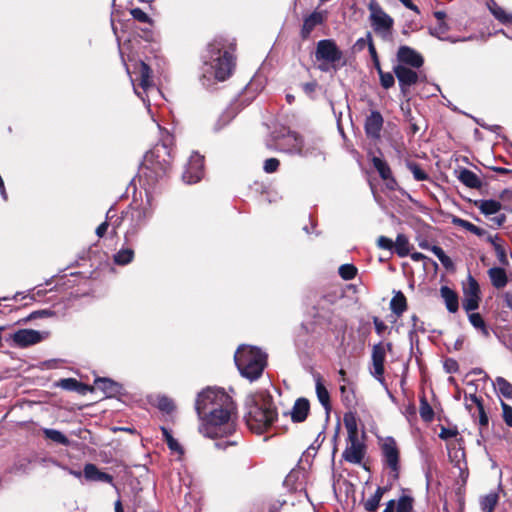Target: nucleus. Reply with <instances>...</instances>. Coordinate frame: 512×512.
Here are the masks:
<instances>
[{"instance_id":"nucleus-1","label":"nucleus","mask_w":512,"mask_h":512,"mask_svg":"<svg viewBox=\"0 0 512 512\" xmlns=\"http://www.w3.org/2000/svg\"><path fill=\"white\" fill-rule=\"evenodd\" d=\"M233 408V400L224 389H203L195 401V410L201 420L199 432L208 438H221L232 434L235 430V424L231 421Z\"/></svg>"},{"instance_id":"nucleus-2","label":"nucleus","mask_w":512,"mask_h":512,"mask_svg":"<svg viewBox=\"0 0 512 512\" xmlns=\"http://www.w3.org/2000/svg\"><path fill=\"white\" fill-rule=\"evenodd\" d=\"M234 45L224 37H216L206 46L202 59V85L210 88L215 81H225L233 72Z\"/></svg>"},{"instance_id":"nucleus-3","label":"nucleus","mask_w":512,"mask_h":512,"mask_svg":"<svg viewBox=\"0 0 512 512\" xmlns=\"http://www.w3.org/2000/svg\"><path fill=\"white\" fill-rule=\"evenodd\" d=\"M245 405L247 408L245 416L247 425L258 434L271 427L278 418V411L273 398L265 391L249 395L246 398Z\"/></svg>"},{"instance_id":"nucleus-4","label":"nucleus","mask_w":512,"mask_h":512,"mask_svg":"<svg viewBox=\"0 0 512 512\" xmlns=\"http://www.w3.org/2000/svg\"><path fill=\"white\" fill-rule=\"evenodd\" d=\"M234 361L241 376L253 382L262 375L267 355L257 347L241 345L235 352Z\"/></svg>"},{"instance_id":"nucleus-5","label":"nucleus","mask_w":512,"mask_h":512,"mask_svg":"<svg viewBox=\"0 0 512 512\" xmlns=\"http://www.w3.org/2000/svg\"><path fill=\"white\" fill-rule=\"evenodd\" d=\"M314 56L319 63L318 69L321 72H328L330 69L337 71L346 65L344 52L333 39L319 40L316 44Z\"/></svg>"},{"instance_id":"nucleus-6","label":"nucleus","mask_w":512,"mask_h":512,"mask_svg":"<svg viewBox=\"0 0 512 512\" xmlns=\"http://www.w3.org/2000/svg\"><path fill=\"white\" fill-rule=\"evenodd\" d=\"M155 211V204L152 195L146 193V199L130 211V222L125 232V241L132 243L138 236L140 230L146 226Z\"/></svg>"},{"instance_id":"nucleus-7","label":"nucleus","mask_w":512,"mask_h":512,"mask_svg":"<svg viewBox=\"0 0 512 512\" xmlns=\"http://www.w3.org/2000/svg\"><path fill=\"white\" fill-rule=\"evenodd\" d=\"M368 10L370 12L369 21L373 31L382 39L388 40L392 35L393 18L383 10L376 0H371L368 3Z\"/></svg>"},{"instance_id":"nucleus-8","label":"nucleus","mask_w":512,"mask_h":512,"mask_svg":"<svg viewBox=\"0 0 512 512\" xmlns=\"http://www.w3.org/2000/svg\"><path fill=\"white\" fill-rule=\"evenodd\" d=\"M134 74L136 75V80L139 81L138 85L134 84V79L132 78V84L135 94L146 104L150 105V102L146 97L149 92L155 90V84L152 79V70L150 66L144 61L140 60L135 64Z\"/></svg>"},{"instance_id":"nucleus-9","label":"nucleus","mask_w":512,"mask_h":512,"mask_svg":"<svg viewBox=\"0 0 512 512\" xmlns=\"http://www.w3.org/2000/svg\"><path fill=\"white\" fill-rule=\"evenodd\" d=\"M288 139L293 141V145L290 147H284L280 144L279 149L281 152L314 158L323 155L318 142H304L297 133H289Z\"/></svg>"},{"instance_id":"nucleus-10","label":"nucleus","mask_w":512,"mask_h":512,"mask_svg":"<svg viewBox=\"0 0 512 512\" xmlns=\"http://www.w3.org/2000/svg\"><path fill=\"white\" fill-rule=\"evenodd\" d=\"M159 153V149L147 152L142 164V170H146L147 172L154 174L156 180L162 178L170 168V164L167 160H159Z\"/></svg>"},{"instance_id":"nucleus-11","label":"nucleus","mask_w":512,"mask_h":512,"mask_svg":"<svg viewBox=\"0 0 512 512\" xmlns=\"http://www.w3.org/2000/svg\"><path fill=\"white\" fill-rule=\"evenodd\" d=\"M204 175V158L197 152L191 154L185 170L182 174V179L187 184H195L199 182Z\"/></svg>"},{"instance_id":"nucleus-12","label":"nucleus","mask_w":512,"mask_h":512,"mask_svg":"<svg viewBox=\"0 0 512 512\" xmlns=\"http://www.w3.org/2000/svg\"><path fill=\"white\" fill-rule=\"evenodd\" d=\"M393 72L398 80L401 93L406 95L409 88L418 82L419 76L412 68L404 65H396Z\"/></svg>"},{"instance_id":"nucleus-13","label":"nucleus","mask_w":512,"mask_h":512,"mask_svg":"<svg viewBox=\"0 0 512 512\" xmlns=\"http://www.w3.org/2000/svg\"><path fill=\"white\" fill-rule=\"evenodd\" d=\"M385 346L382 342L375 344L372 348V376L382 385H385L384 379V361H385Z\"/></svg>"},{"instance_id":"nucleus-14","label":"nucleus","mask_w":512,"mask_h":512,"mask_svg":"<svg viewBox=\"0 0 512 512\" xmlns=\"http://www.w3.org/2000/svg\"><path fill=\"white\" fill-rule=\"evenodd\" d=\"M397 60L399 62L398 65L410 66L415 69L422 67L424 64L422 55L415 49L406 45H402L398 48Z\"/></svg>"},{"instance_id":"nucleus-15","label":"nucleus","mask_w":512,"mask_h":512,"mask_svg":"<svg viewBox=\"0 0 512 512\" xmlns=\"http://www.w3.org/2000/svg\"><path fill=\"white\" fill-rule=\"evenodd\" d=\"M382 455L384 462L395 472L397 477L399 471V451L395 440L392 437H388L382 445Z\"/></svg>"},{"instance_id":"nucleus-16","label":"nucleus","mask_w":512,"mask_h":512,"mask_svg":"<svg viewBox=\"0 0 512 512\" xmlns=\"http://www.w3.org/2000/svg\"><path fill=\"white\" fill-rule=\"evenodd\" d=\"M348 446L345 448L342 453L343 459L352 464H359L364 458L365 454V446L358 439V436H354V438H348Z\"/></svg>"},{"instance_id":"nucleus-17","label":"nucleus","mask_w":512,"mask_h":512,"mask_svg":"<svg viewBox=\"0 0 512 512\" xmlns=\"http://www.w3.org/2000/svg\"><path fill=\"white\" fill-rule=\"evenodd\" d=\"M384 119L379 111L373 110L366 117L364 123L365 133L368 138L377 140L381 136Z\"/></svg>"},{"instance_id":"nucleus-18","label":"nucleus","mask_w":512,"mask_h":512,"mask_svg":"<svg viewBox=\"0 0 512 512\" xmlns=\"http://www.w3.org/2000/svg\"><path fill=\"white\" fill-rule=\"evenodd\" d=\"M327 17L326 11H314L303 20V25L300 31L302 39H308L315 29V27L322 25Z\"/></svg>"},{"instance_id":"nucleus-19","label":"nucleus","mask_w":512,"mask_h":512,"mask_svg":"<svg viewBox=\"0 0 512 512\" xmlns=\"http://www.w3.org/2000/svg\"><path fill=\"white\" fill-rule=\"evenodd\" d=\"M16 346L25 348L39 343L43 337L39 331L32 329H21L16 331L12 337Z\"/></svg>"},{"instance_id":"nucleus-20","label":"nucleus","mask_w":512,"mask_h":512,"mask_svg":"<svg viewBox=\"0 0 512 512\" xmlns=\"http://www.w3.org/2000/svg\"><path fill=\"white\" fill-rule=\"evenodd\" d=\"M94 387L101 390L107 398L118 397L123 393V386L110 378H97Z\"/></svg>"},{"instance_id":"nucleus-21","label":"nucleus","mask_w":512,"mask_h":512,"mask_svg":"<svg viewBox=\"0 0 512 512\" xmlns=\"http://www.w3.org/2000/svg\"><path fill=\"white\" fill-rule=\"evenodd\" d=\"M84 477L89 481L113 483L112 475L100 471L97 466L92 463H88L84 466Z\"/></svg>"},{"instance_id":"nucleus-22","label":"nucleus","mask_w":512,"mask_h":512,"mask_svg":"<svg viewBox=\"0 0 512 512\" xmlns=\"http://www.w3.org/2000/svg\"><path fill=\"white\" fill-rule=\"evenodd\" d=\"M310 404L306 398H298L291 411V419L295 423L303 422L309 413Z\"/></svg>"},{"instance_id":"nucleus-23","label":"nucleus","mask_w":512,"mask_h":512,"mask_svg":"<svg viewBox=\"0 0 512 512\" xmlns=\"http://www.w3.org/2000/svg\"><path fill=\"white\" fill-rule=\"evenodd\" d=\"M458 179L468 188L479 189L482 186V181L477 174L467 168L459 171Z\"/></svg>"},{"instance_id":"nucleus-24","label":"nucleus","mask_w":512,"mask_h":512,"mask_svg":"<svg viewBox=\"0 0 512 512\" xmlns=\"http://www.w3.org/2000/svg\"><path fill=\"white\" fill-rule=\"evenodd\" d=\"M440 293L445 301L447 310L450 313H455L459 307L457 294L448 286H442L440 289Z\"/></svg>"},{"instance_id":"nucleus-25","label":"nucleus","mask_w":512,"mask_h":512,"mask_svg":"<svg viewBox=\"0 0 512 512\" xmlns=\"http://www.w3.org/2000/svg\"><path fill=\"white\" fill-rule=\"evenodd\" d=\"M488 275L490 277L492 285L497 289L505 287L508 282L507 274L504 268H490L488 270Z\"/></svg>"},{"instance_id":"nucleus-26","label":"nucleus","mask_w":512,"mask_h":512,"mask_svg":"<svg viewBox=\"0 0 512 512\" xmlns=\"http://www.w3.org/2000/svg\"><path fill=\"white\" fill-rule=\"evenodd\" d=\"M315 382H316V394H317L318 400L321 403V405L325 408L326 413L328 414L330 411V408H331L329 392L326 389V387L324 386V384L322 383V379L319 375H317L315 377Z\"/></svg>"},{"instance_id":"nucleus-27","label":"nucleus","mask_w":512,"mask_h":512,"mask_svg":"<svg viewBox=\"0 0 512 512\" xmlns=\"http://www.w3.org/2000/svg\"><path fill=\"white\" fill-rule=\"evenodd\" d=\"M406 308L407 301L405 295L401 291L395 292L394 296L390 301L391 311L399 317L404 313Z\"/></svg>"},{"instance_id":"nucleus-28","label":"nucleus","mask_w":512,"mask_h":512,"mask_svg":"<svg viewBox=\"0 0 512 512\" xmlns=\"http://www.w3.org/2000/svg\"><path fill=\"white\" fill-rule=\"evenodd\" d=\"M475 204L479 208L481 213H483L486 216L497 214L502 206L499 201L493 199L479 200L476 201Z\"/></svg>"},{"instance_id":"nucleus-29","label":"nucleus","mask_w":512,"mask_h":512,"mask_svg":"<svg viewBox=\"0 0 512 512\" xmlns=\"http://www.w3.org/2000/svg\"><path fill=\"white\" fill-rule=\"evenodd\" d=\"M493 386L502 397L512 400V384L505 378L498 376L493 381Z\"/></svg>"},{"instance_id":"nucleus-30","label":"nucleus","mask_w":512,"mask_h":512,"mask_svg":"<svg viewBox=\"0 0 512 512\" xmlns=\"http://www.w3.org/2000/svg\"><path fill=\"white\" fill-rule=\"evenodd\" d=\"M134 259V250L130 247L121 248L113 255L114 263L117 265H127Z\"/></svg>"},{"instance_id":"nucleus-31","label":"nucleus","mask_w":512,"mask_h":512,"mask_svg":"<svg viewBox=\"0 0 512 512\" xmlns=\"http://www.w3.org/2000/svg\"><path fill=\"white\" fill-rule=\"evenodd\" d=\"M43 434L45 438L63 446H68L70 444L69 439L59 430L44 428Z\"/></svg>"},{"instance_id":"nucleus-32","label":"nucleus","mask_w":512,"mask_h":512,"mask_svg":"<svg viewBox=\"0 0 512 512\" xmlns=\"http://www.w3.org/2000/svg\"><path fill=\"white\" fill-rule=\"evenodd\" d=\"M499 497L496 492H490L487 495L481 497L480 499V506L483 512H493L497 503H498Z\"/></svg>"},{"instance_id":"nucleus-33","label":"nucleus","mask_w":512,"mask_h":512,"mask_svg":"<svg viewBox=\"0 0 512 512\" xmlns=\"http://www.w3.org/2000/svg\"><path fill=\"white\" fill-rule=\"evenodd\" d=\"M408 238L404 234H398L393 247L399 257H406L410 253Z\"/></svg>"},{"instance_id":"nucleus-34","label":"nucleus","mask_w":512,"mask_h":512,"mask_svg":"<svg viewBox=\"0 0 512 512\" xmlns=\"http://www.w3.org/2000/svg\"><path fill=\"white\" fill-rule=\"evenodd\" d=\"M383 494H384V489L381 487H378L376 489L375 493L364 502L365 510L368 512H376L379 507V504H380Z\"/></svg>"},{"instance_id":"nucleus-35","label":"nucleus","mask_w":512,"mask_h":512,"mask_svg":"<svg viewBox=\"0 0 512 512\" xmlns=\"http://www.w3.org/2000/svg\"><path fill=\"white\" fill-rule=\"evenodd\" d=\"M497 240H498V237L496 235L495 236H492V235L487 236V241H489L492 244L498 261L503 265H508L506 251H505L504 247Z\"/></svg>"},{"instance_id":"nucleus-36","label":"nucleus","mask_w":512,"mask_h":512,"mask_svg":"<svg viewBox=\"0 0 512 512\" xmlns=\"http://www.w3.org/2000/svg\"><path fill=\"white\" fill-rule=\"evenodd\" d=\"M449 30V26L448 24L445 22V21H442L441 23H437V25L435 27H431L429 28V33L438 38L439 40H442V41H451V42H456L457 40L456 39H452L450 37H445V34L448 32Z\"/></svg>"},{"instance_id":"nucleus-37","label":"nucleus","mask_w":512,"mask_h":512,"mask_svg":"<svg viewBox=\"0 0 512 512\" xmlns=\"http://www.w3.org/2000/svg\"><path fill=\"white\" fill-rule=\"evenodd\" d=\"M372 163H373L374 168L377 170V172L379 173L380 177L383 180H389L392 178L391 169H390L389 165L384 160H382L379 157H374L372 159Z\"/></svg>"},{"instance_id":"nucleus-38","label":"nucleus","mask_w":512,"mask_h":512,"mask_svg":"<svg viewBox=\"0 0 512 512\" xmlns=\"http://www.w3.org/2000/svg\"><path fill=\"white\" fill-rule=\"evenodd\" d=\"M469 398L475 404L476 410L479 415V425L481 427L488 426V416L484 410L483 401L481 398L477 397L475 394H469Z\"/></svg>"},{"instance_id":"nucleus-39","label":"nucleus","mask_w":512,"mask_h":512,"mask_svg":"<svg viewBox=\"0 0 512 512\" xmlns=\"http://www.w3.org/2000/svg\"><path fill=\"white\" fill-rule=\"evenodd\" d=\"M468 319H469V322L471 323V325L480 330L481 333L485 336V337H488L489 336V330L485 324V321L484 319L482 318V316L479 314V313H470L468 315Z\"/></svg>"},{"instance_id":"nucleus-40","label":"nucleus","mask_w":512,"mask_h":512,"mask_svg":"<svg viewBox=\"0 0 512 512\" xmlns=\"http://www.w3.org/2000/svg\"><path fill=\"white\" fill-rule=\"evenodd\" d=\"M161 432H162V435H163V438L164 440L166 441V444L168 446V448L171 450V451H174V452H178V453H183V450H182V447L181 445L178 443V441L172 436V434L170 433V431L168 430V428L162 426L161 428Z\"/></svg>"},{"instance_id":"nucleus-41","label":"nucleus","mask_w":512,"mask_h":512,"mask_svg":"<svg viewBox=\"0 0 512 512\" xmlns=\"http://www.w3.org/2000/svg\"><path fill=\"white\" fill-rule=\"evenodd\" d=\"M406 166L409 171L413 174V177L417 181H424L429 178L428 174L421 168V166L413 161H407Z\"/></svg>"},{"instance_id":"nucleus-42","label":"nucleus","mask_w":512,"mask_h":512,"mask_svg":"<svg viewBox=\"0 0 512 512\" xmlns=\"http://www.w3.org/2000/svg\"><path fill=\"white\" fill-rule=\"evenodd\" d=\"M419 413H420L421 418L426 422H430L434 418V411H433L432 407L429 405V403L425 397H422L420 400Z\"/></svg>"},{"instance_id":"nucleus-43","label":"nucleus","mask_w":512,"mask_h":512,"mask_svg":"<svg viewBox=\"0 0 512 512\" xmlns=\"http://www.w3.org/2000/svg\"><path fill=\"white\" fill-rule=\"evenodd\" d=\"M157 408L167 414H170L174 411L175 405L171 398L167 396H159L157 398Z\"/></svg>"},{"instance_id":"nucleus-44","label":"nucleus","mask_w":512,"mask_h":512,"mask_svg":"<svg viewBox=\"0 0 512 512\" xmlns=\"http://www.w3.org/2000/svg\"><path fill=\"white\" fill-rule=\"evenodd\" d=\"M413 511V498L411 496L403 495L397 501L396 512H412Z\"/></svg>"},{"instance_id":"nucleus-45","label":"nucleus","mask_w":512,"mask_h":512,"mask_svg":"<svg viewBox=\"0 0 512 512\" xmlns=\"http://www.w3.org/2000/svg\"><path fill=\"white\" fill-rule=\"evenodd\" d=\"M339 275L344 280H352L357 274V268L353 264H343L339 267Z\"/></svg>"},{"instance_id":"nucleus-46","label":"nucleus","mask_w":512,"mask_h":512,"mask_svg":"<svg viewBox=\"0 0 512 512\" xmlns=\"http://www.w3.org/2000/svg\"><path fill=\"white\" fill-rule=\"evenodd\" d=\"M344 424L348 432V438L358 436L356 420L352 414H346L344 416Z\"/></svg>"},{"instance_id":"nucleus-47","label":"nucleus","mask_w":512,"mask_h":512,"mask_svg":"<svg viewBox=\"0 0 512 512\" xmlns=\"http://www.w3.org/2000/svg\"><path fill=\"white\" fill-rule=\"evenodd\" d=\"M301 475V472L300 471H291L287 476L286 478L284 479L283 481V485L288 489V490H298V486L296 485V482L298 481L299 479V476Z\"/></svg>"},{"instance_id":"nucleus-48","label":"nucleus","mask_w":512,"mask_h":512,"mask_svg":"<svg viewBox=\"0 0 512 512\" xmlns=\"http://www.w3.org/2000/svg\"><path fill=\"white\" fill-rule=\"evenodd\" d=\"M58 386L67 391H76L82 387V383L74 378H64L58 382Z\"/></svg>"},{"instance_id":"nucleus-49","label":"nucleus","mask_w":512,"mask_h":512,"mask_svg":"<svg viewBox=\"0 0 512 512\" xmlns=\"http://www.w3.org/2000/svg\"><path fill=\"white\" fill-rule=\"evenodd\" d=\"M465 296L480 297V288L477 281L470 275L468 286L464 289Z\"/></svg>"},{"instance_id":"nucleus-50","label":"nucleus","mask_w":512,"mask_h":512,"mask_svg":"<svg viewBox=\"0 0 512 512\" xmlns=\"http://www.w3.org/2000/svg\"><path fill=\"white\" fill-rule=\"evenodd\" d=\"M379 77H380V83L381 86L384 89H389L394 86L395 79L394 75L390 72H383V70L378 71Z\"/></svg>"},{"instance_id":"nucleus-51","label":"nucleus","mask_w":512,"mask_h":512,"mask_svg":"<svg viewBox=\"0 0 512 512\" xmlns=\"http://www.w3.org/2000/svg\"><path fill=\"white\" fill-rule=\"evenodd\" d=\"M492 15L504 25H512V13H507L502 7L493 11Z\"/></svg>"},{"instance_id":"nucleus-52","label":"nucleus","mask_w":512,"mask_h":512,"mask_svg":"<svg viewBox=\"0 0 512 512\" xmlns=\"http://www.w3.org/2000/svg\"><path fill=\"white\" fill-rule=\"evenodd\" d=\"M368 49H369V53L371 55V58L373 60V64H374L375 69L377 70V72L382 70L381 69V65H380V61L378 59V55H377L375 46L373 44V40H372V36H371L370 32H368Z\"/></svg>"},{"instance_id":"nucleus-53","label":"nucleus","mask_w":512,"mask_h":512,"mask_svg":"<svg viewBox=\"0 0 512 512\" xmlns=\"http://www.w3.org/2000/svg\"><path fill=\"white\" fill-rule=\"evenodd\" d=\"M479 301L480 297L465 296L462 306L467 312L474 311L479 307Z\"/></svg>"},{"instance_id":"nucleus-54","label":"nucleus","mask_w":512,"mask_h":512,"mask_svg":"<svg viewBox=\"0 0 512 512\" xmlns=\"http://www.w3.org/2000/svg\"><path fill=\"white\" fill-rule=\"evenodd\" d=\"M130 14L135 20L141 23H152V19L150 18V16L140 8L131 9Z\"/></svg>"},{"instance_id":"nucleus-55","label":"nucleus","mask_w":512,"mask_h":512,"mask_svg":"<svg viewBox=\"0 0 512 512\" xmlns=\"http://www.w3.org/2000/svg\"><path fill=\"white\" fill-rule=\"evenodd\" d=\"M56 316V312L52 309H42L32 312L27 319H37V318H48V317H54Z\"/></svg>"},{"instance_id":"nucleus-56","label":"nucleus","mask_w":512,"mask_h":512,"mask_svg":"<svg viewBox=\"0 0 512 512\" xmlns=\"http://www.w3.org/2000/svg\"><path fill=\"white\" fill-rule=\"evenodd\" d=\"M418 332H421V333H425L426 332V329L424 327V322H422V321H420L418 324L415 323V325H413L412 329L409 331L408 336H409V339H410L411 343H413L414 341H418L417 340V333Z\"/></svg>"},{"instance_id":"nucleus-57","label":"nucleus","mask_w":512,"mask_h":512,"mask_svg":"<svg viewBox=\"0 0 512 512\" xmlns=\"http://www.w3.org/2000/svg\"><path fill=\"white\" fill-rule=\"evenodd\" d=\"M501 408L503 412V419L507 426L512 427V407L501 401Z\"/></svg>"},{"instance_id":"nucleus-58","label":"nucleus","mask_w":512,"mask_h":512,"mask_svg":"<svg viewBox=\"0 0 512 512\" xmlns=\"http://www.w3.org/2000/svg\"><path fill=\"white\" fill-rule=\"evenodd\" d=\"M279 164L280 163H279L278 159L269 158V159L265 160L263 169L266 173H273V172L277 171Z\"/></svg>"},{"instance_id":"nucleus-59","label":"nucleus","mask_w":512,"mask_h":512,"mask_svg":"<svg viewBox=\"0 0 512 512\" xmlns=\"http://www.w3.org/2000/svg\"><path fill=\"white\" fill-rule=\"evenodd\" d=\"M443 367H444V370L450 374L456 373L459 370L458 362L452 358L446 359L444 361Z\"/></svg>"},{"instance_id":"nucleus-60","label":"nucleus","mask_w":512,"mask_h":512,"mask_svg":"<svg viewBox=\"0 0 512 512\" xmlns=\"http://www.w3.org/2000/svg\"><path fill=\"white\" fill-rule=\"evenodd\" d=\"M452 223L456 226H459L461 228H464L466 229L467 231L471 232L473 231V228H474V224L465 220V219H462V218H458V217H454L452 219Z\"/></svg>"},{"instance_id":"nucleus-61","label":"nucleus","mask_w":512,"mask_h":512,"mask_svg":"<svg viewBox=\"0 0 512 512\" xmlns=\"http://www.w3.org/2000/svg\"><path fill=\"white\" fill-rule=\"evenodd\" d=\"M379 248L384 250H391L393 248V241L385 236H380L377 240Z\"/></svg>"},{"instance_id":"nucleus-62","label":"nucleus","mask_w":512,"mask_h":512,"mask_svg":"<svg viewBox=\"0 0 512 512\" xmlns=\"http://www.w3.org/2000/svg\"><path fill=\"white\" fill-rule=\"evenodd\" d=\"M373 323H374V326H375L376 333L379 336H382L383 333L388 328L387 325L382 320H380L378 317H376V316L373 317Z\"/></svg>"},{"instance_id":"nucleus-63","label":"nucleus","mask_w":512,"mask_h":512,"mask_svg":"<svg viewBox=\"0 0 512 512\" xmlns=\"http://www.w3.org/2000/svg\"><path fill=\"white\" fill-rule=\"evenodd\" d=\"M457 433H458L457 430H453L450 428H442V430L439 434V437L444 440H447L449 438L455 437L457 435Z\"/></svg>"},{"instance_id":"nucleus-64","label":"nucleus","mask_w":512,"mask_h":512,"mask_svg":"<svg viewBox=\"0 0 512 512\" xmlns=\"http://www.w3.org/2000/svg\"><path fill=\"white\" fill-rule=\"evenodd\" d=\"M439 261L441 262V264L447 269V270H451L454 268V264L451 260V258L449 256H447L446 254L444 256H442Z\"/></svg>"}]
</instances>
